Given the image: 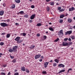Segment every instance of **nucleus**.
<instances>
[{
  "label": "nucleus",
  "mask_w": 75,
  "mask_h": 75,
  "mask_svg": "<svg viewBox=\"0 0 75 75\" xmlns=\"http://www.w3.org/2000/svg\"><path fill=\"white\" fill-rule=\"evenodd\" d=\"M54 61L55 62H57V63H58L59 62V60H58V59H55Z\"/></svg>",
  "instance_id": "obj_23"
},
{
  "label": "nucleus",
  "mask_w": 75,
  "mask_h": 75,
  "mask_svg": "<svg viewBox=\"0 0 75 75\" xmlns=\"http://www.w3.org/2000/svg\"><path fill=\"white\" fill-rule=\"evenodd\" d=\"M10 75V72H9V73L8 74V75Z\"/></svg>",
  "instance_id": "obj_59"
},
{
  "label": "nucleus",
  "mask_w": 75,
  "mask_h": 75,
  "mask_svg": "<svg viewBox=\"0 0 75 75\" xmlns=\"http://www.w3.org/2000/svg\"><path fill=\"white\" fill-rule=\"evenodd\" d=\"M30 49H33V48H35V46L32 45L30 47Z\"/></svg>",
  "instance_id": "obj_22"
},
{
  "label": "nucleus",
  "mask_w": 75,
  "mask_h": 75,
  "mask_svg": "<svg viewBox=\"0 0 75 75\" xmlns=\"http://www.w3.org/2000/svg\"><path fill=\"white\" fill-rule=\"evenodd\" d=\"M37 37H40V35L39 34H38L37 35Z\"/></svg>",
  "instance_id": "obj_50"
},
{
  "label": "nucleus",
  "mask_w": 75,
  "mask_h": 75,
  "mask_svg": "<svg viewBox=\"0 0 75 75\" xmlns=\"http://www.w3.org/2000/svg\"><path fill=\"white\" fill-rule=\"evenodd\" d=\"M3 67H6V65H4Z\"/></svg>",
  "instance_id": "obj_62"
},
{
  "label": "nucleus",
  "mask_w": 75,
  "mask_h": 75,
  "mask_svg": "<svg viewBox=\"0 0 75 75\" xmlns=\"http://www.w3.org/2000/svg\"><path fill=\"white\" fill-rule=\"evenodd\" d=\"M75 10V8L74 7H72L71 8H69V11H72L73 10Z\"/></svg>",
  "instance_id": "obj_9"
},
{
  "label": "nucleus",
  "mask_w": 75,
  "mask_h": 75,
  "mask_svg": "<svg viewBox=\"0 0 75 75\" xmlns=\"http://www.w3.org/2000/svg\"><path fill=\"white\" fill-rule=\"evenodd\" d=\"M1 55H3V54L1 53H0V58L1 57Z\"/></svg>",
  "instance_id": "obj_47"
},
{
  "label": "nucleus",
  "mask_w": 75,
  "mask_h": 75,
  "mask_svg": "<svg viewBox=\"0 0 75 75\" xmlns=\"http://www.w3.org/2000/svg\"><path fill=\"white\" fill-rule=\"evenodd\" d=\"M62 30H61L60 31V32L58 33L59 35H60L61 34H62V35H64V33H63Z\"/></svg>",
  "instance_id": "obj_4"
},
{
  "label": "nucleus",
  "mask_w": 75,
  "mask_h": 75,
  "mask_svg": "<svg viewBox=\"0 0 75 75\" xmlns=\"http://www.w3.org/2000/svg\"><path fill=\"white\" fill-rule=\"evenodd\" d=\"M0 45H4V43H3V42H1L0 43Z\"/></svg>",
  "instance_id": "obj_35"
},
{
  "label": "nucleus",
  "mask_w": 75,
  "mask_h": 75,
  "mask_svg": "<svg viewBox=\"0 0 75 75\" xmlns=\"http://www.w3.org/2000/svg\"><path fill=\"white\" fill-rule=\"evenodd\" d=\"M35 14H33L30 17V19L31 20H33V19H34V18L35 17Z\"/></svg>",
  "instance_id": "obj_11"
},
{
  "label": "nucleus",
  "mask_w": 75,
  "mask_h": 75,
  "mask_svg": "<svg viewBox=\"0 0 75 75\" xmlns=\"http://www.w3.org/2000/svg\"><path fill=\"white\" fill-rule=\"evenodd\" d=\"M1 74L2 75H5V73L3 72H1Z\"/></svg>",
  "instance_id": "obj_36"
},
{
  "label": "nucleus",
  "mask_w": 75,
  "mask_h": 75,
  "mask_svg": "<svg viewBox=\"0 0 75 75\" xmlns=\"http://www.w3.org/2000/svg\"><path fill=\"white\" fill-rule=\"evenodd\" d=\"M3 14H4V11H0V16H3Z\"/></svg>",
  "instance_id": "obj_13"
},
{
  "label": "nucleus",
  "mask_w": 75,
  "mask_h": 75,
  "mask_svg": "<svg viewBox=\"0 0 75 75\" xmlns=\"http://www.w3.org/2000/svg\"><path fill=\"white\" fill-rule=\"evenodd\" d=\"M47 11H50V8L49 7H48L47 8Z\"/></svg>",
  "instance_id": "obj_37"
},
{
  "label": "nucleus",
  "mask_w": 75,
  "mask_h": 75,
  "mask_svg": "<svg viewBox=\"0 0 75 75\" xmlns=\"http://www.w3.org/2000/svg\"><path fill=\"white\" fill-rule=\"evenodd\" d=\"M23 42V41H22V40H20L19 41H19H18L17 42V43H21V42Z\"/></svg>",
  "instance_id": "obj_32"
},
{
  "label": "nucleus",
  "mask_w": 75,
  "mask_h": 75,
  "mask_svg": "<svg viewBox=\"0 0 75 75\" xmlns=\"http://www.w3.org/2000/svg\"><path fill=\"white\" fill-rule=\"evenodd\" d=\"M69 71H72V68H70L69 69L68 71L67 72L68 73H69Z\"/></svg>",
  "instance_id": "obj_28"
},
{
  "label": "nucleus",
  "mask_w": 75,
  "mask_h": 75,
  "mask_svg": "<svg viewBox=\"0 0 75 75\" xmlns=\"http://www.w3.org/2000/svg\"><path fill=\"white\" fill-rule=\"evenodd\" d=\"M48 64H49V62H45L44 63V65H45V68H47V66L48 65Z\"/></svg>",
  "instance_id": "obj_6"
},
{
  "label": "nucleus",
  "mask_w": 75,
  "mask_h": 75,
  "mask_svg": "<svg viewBox=\"0 0 75 75\" xmlns=\"http://www.w3.org/2000/svg\"><path fill=\"white\" fill-rule=\"evenodd\" d=\"M53 66H54V67H55V66H57V64L56 63H53Z\"/></svg>",
  "instance_id": "obj_31"
},
{
  "label": "nucleus",
  "mask_w": 75,
  "mask_h": 75,
  "mask_svg": "<svg viewBox=\"0 0 75 75\" xmlns=\"http://www.w3.org/2000/svg\"><path fill=\"white\" fill-rule=\"evenodd\" d=\"M7 22H8V23H9V21H10V19H8L6 20Z\"/></svg>",
  "instance_id": "obj_48"
},
{
  "label": "nucleus",
  "mask_w": 75,
  "mask_h": 75,
  "mask_svg": "<svg viewBox=\"0 0 75 75\" xmlns=\"http://www.w3.org/2000/svg\"><path fill=\"white\" fill-rule=\"evenodd\" d=\"M10 37V34H7L6 35V38H9Z\"/></svg>",
  "instance_id": "obj_26"
},
{
  "label": "nucleus",
  "mask_w": 75,
  "mask_h": 75,
  "mask_svg": "<svg viewBox=\"0 0 75 75\" xmlns=\"http://www.w3.org/2000/svg\"><path fill=\"white\" fill-rule=\"evenodd\" d=\"M65 72V70H62L59 72V74H60V73H61L62 72Z\"/></svg>",
  "instance_id": "obj_21"
},
{
  "label": "nucleus",
  "mask_w": 75,
  "mask_h": 75,
  "mask_svg": "<svg viewBox=\"0 0 75 75\" xmlns=\"http://www.w3.org/2000/svg\"><path fill=\"white\" fill-rule=\"evenodd\" d=\"M44 39H46V38H47V36H46L45 35L44 36Z\"/></svg>",
  "instance_id": "obj_44"
},
{
  "label": "nucleus",
  "mask_w": 75,
  "mask_h": 75,
  "mask_svg": "<svg viewBox=\"0 0 75 75\" xmlns=\"http://www.w3.org/2000/svg\"><path fill=\"white\" fill-rule=\"evenodd\" d=\"M24 17L25 18H27V17H28V15H25L24 16Z\"/></svg>",
  "instance_id": "obj_43"
},
{
  "label": "nucleus",
  "mask_w": 75,
  "mask_h": 75,
  "mask_svg": "<svg viewBox=\"0 0 75 75\" xmlns=\"http://www.w3.org/2000/svg\"><path fill=\"white\" fill-rule=\"evenodd\" d=\"M23 35L24 37V36H25V35H26V33H23Z\"/></svg>",
  "instance_id": "obj_34"
},
{
  "label": "nucleus",
  "mask_w": 75,
  "mask_h": 75,
  "mask_svg": "<svg viewBox=\"0 0 75 75\" xmlns=\"http://www.w3.org/2000/svg\"><path fill=\"white\" fill-rule=\"evenodd\" d=\"M15 1L16 3H20V0H15Z\"/></svg>",
  "instance_id": "obj_14"
},
{
  "label": "nucleus",
  "mask_w": 75,
  "mask_h": 75,
  "mask_svg": "<svg viewBox=\"0 0 75 75\" xmlns=\"http://www.w3.org/2000/svg\"><path fill=\"white\" fill-rule=\"evenodd\" d=\"M65 17V16L63 14H62L60 16V18H63V17Z\"/></svg>",
  "instance_id": "obj_20"
},
{
  "label": "nucleus",
  "mask_w": 75,
  "mask_h": 75,
  "mask_svg": "<svg viewBox=\"0 0 75 75\" xmlns=\"http://www.w3.org/2000/svg\"><path fill=\"white\" fill-rule=\"evenodd\" d=\"M12 62H13L15 63L16 62V59H14L12 61Z\"/></svg>",
  "instance_id": "obj_41"
},
{
  "label": "nucleus",
  "mask_w": 75,
  "mask_h": 75,
  "mask_svg": "<svg viewBox=\"0 0 75 75\" xmlns=\"http://www.w3.org/2000/svg\"><path fill=\"white\" fill-rule=\"evenodd\" d=\"M49 24H50V25H51L52 24V23H49Z\"/></svg>",
  "instance_id": "obj_61"
},
{
  "label": "nucleus",
  "mask_w": 75,
  "mask_h": 75,
  "mask_svg": "<svg viewBox=\"0 0 75 75\" xmlns=\"http://www.w3.org/2000/svg\"><path fill=\"white\" fill-rule=\"evenodd\" d=\"M68 40L71 41V39L70 38H69L68 39Z\"/></svg>",
  "instance_id": "obj_56"
},
{
  "label": "nucleus",
  "mask_w": 75,
  "mask_h": 75,
  "mask_svg": "<svg viewBox=\"0 0 75 75\" xmlns=\"http://www.w3.org/2000/svg\"><path fill=\"white\" fill-rule=\"evenodd\" d=\"M35 6H34V5H32L31 6V8H35Z\"/></svg>",
  "instance_id": "obj_42"
},
{
  "label": "nucleus",
  "mask_w": 75,
  "mask_h": 75,
  "mask_svg": "<svg viewBox=\"0 0 75 75\" xmlns=\"http://www.w3.org/2000/svg\"><path fill=\"white\" fill-rule=\"evenodd\" d=\"M21 70L23 71H25V67H23L21 68Z\"/></svg>",
  "instance_id": "obj_15"
},
{
  "label": "nucleus",
  "mask_w": 75,
  "mask_h": 75,
  "mask_svg": "<svg viewBox=\"0 0 75 75\" xmlns=\"http://www.w3.org/2000/svg\"><path fill=\"white\" fill-rule=\"evenodd\" d=\"M26 71L27 73H29L30 72V71L27 69H26Z\"/></svg>",
  "instance_id": "obj_29"
},
{
  "label": "nucleus",
  "mask_w": 75,
  "mask_h": 75,
  "mask_svg": "<svg viewBox=\"0 0 75 75\" xmlns=\"http://www.w3.org/2000/svg\"><path fill=\"white\" fill-rule=\"evenodd\" d=\"M59 41V38H57V39L54 40V42H57V41Z\"/></svg>",
  "instance_id": "obj_30"
},
{
  "label": "nucleus",
  "mask_w": 75,
  "mask_h": 75,
  "mask_svg": "<svg viewBox=\"0 0 75 75\" xmlns=\"http://www.w3.org/2000/svg\"><path fill=\"white\" fill-rule=\"evenodd\" d=\"M3 6H4V7H5V6H6V4L4 3V4H3Z\"/></svg>",
  "instance_id": "obj_51"
},
{
  "label": "nucleus",
  "mask_w": 75,
  "mask_h": 75,
  "mask_svg": "<svg viewBox=\"0 0 75 75\" xmlns=\"http://www.w3.org/2000/svg\"><path fill=\"white\" fill-rule=\"evenodd\" d=\"M39 61L40 62H42V59H40Z\"/></svg>",
  "instance_id": "obj_53"
},
{
  "label": "nucleus",
  "mask_w": 75,
  "mask_h": 75,
  "mask_svg": "<svg viewBox=\"0 0 75 75\" xmlns=\"http://www.w3.org/2000/svg\"><path fill=\"white\" fill-rule=\"evenodd\" d=\"M29 22L30 23H32V22H33V21H32V20H30L29 21Z\"/></svg>",
  "instance_id": "obj_58"
},
{
  "label": "nucleus",
  "mask_w": 75,
  "mask_h": 75,
  "mask_svg": "<svg viewBox=\"0 0 75 75\" xmlns=\"http://www.w3.org/2000/svg\"><path fill=\"white\" fill-rule=\"evenodd\" d=\"M65 11V9L62 8L59 11V12H62V11Z\"/></svg>",
  "instance_id": "obj_18"
},
{
  "label": "nucleus",
  "mask_w": 75,
  "mask_h": 75,
  "mask_svg": "<svg viewBox=\"0 0 75 75\" xmlns=\"http://www.w3.org/2000/svg\"><path fill=\"white\" fill-rule=\"evenodd\" d=\"M50 0H46V1L47 2H48V1H50Z\"/></svg>",
  "instance_id": "obj_57"
},
{
  "label": "nucleus",
  "mask_w": 75,
  "mask_h": 75,
  "mask_svg": "<svg viewBox=\"0 0 75 75\" xmlns=\"http://www.w3.org/2000/svg\"><path fill=\"white\" fill-rule=\"evenodd\" d=\"M73 28H75V25L73 26Z\"/></svg>",
  "instance_id": "obj_64"
},
{
  "label": "nucleus",
  "mask_w": 75,
  "mask_h": 75,
  "mask_svg": "<svg viewBox=\"0 0 75 75\" xmlns=\"http://www.w3.org/2000/svg\"><path fill=\"white\" fill-rule=\"evenodd\" d=\"M42 74H44V75H45V74H47V72L45 71H43L42 72Z\"/></svg>",
  "instance_id": "obj_25"
},
{
  "label": "nucleus",
  "mask_w": 75,
  "mask_h": 75,
  "mask_svg": "<svg viewBox=\"0 0 75 75\" xmlns=\"http://www.w3.org/2000/svg\"><path fill=\"white\" fill-rule=\"evenodd\" d=\"M0 25L2 27H4L8 26V24H6V23H1L0 24Z\"/></svg>",
  "instance_id": "obj_1"
},
{
  "label": "nucleus",
  "mask_w": 75,
  "mask_h": 75,
  "mask_svg": "<svg viewBox=\"0 0 75 75\" xmlns=\"http://www.w3.org/2000/svg\"><path fill=\"white\" fill-rule=\"evenodd\" d=\"M18 14H24V11H20L18 13Z\"/></svg>",
  "instance_id": "obj_19"
},
{
  "label": "nucleus",
  "mask_w": 75,
  "mask_h": 75,
  "mask_svg": "<svg viewBox=\"0 0 75 75\" xmlns=\"http://www.w3.org/2000/svg\"><path fill=\"white\" fill-rule=\"evenodd\" d=\"M10 57L11 58V59H13V58H14V56H12L11 55H10Z\"/></svg>",
  "instance_id": "obj_40"
},
{
  "label": "nucleus",
  "mask_w": 75,
  "mask_h": 75,
  "mask_svg": "<svg viewBox=\"0 0 75 75\" xmlns=\"http://www.w3.org/2000/svg\"><path fill=\"white\" fill-rule=\"evenodd\" d=\"M41 59H44V57L43 56H41Z\"/></svg>",
  "instance_id": "obj_55"
},
{
  "label": "nucleus",
  "mask_w": 75,
  "mask_h": 75,
  "mask_svg": "<svg viewBox=\"0 0 75 75\" xmlns=\"http://www.w3.org/2000/svg\"><path fill=\"white\" fill-rule=\"evenodd\" d=\"M71 38L72 39V40L74 39V37H71Z\"/></svg>",
  "instance_id": "obj_63"
},
{
  "label": "nucleus",
  "mask_w": 75,
  "mask_h": 75,
  "mask_svg": "<svg viewBox=\"0 0 75 75\" xmlns=\"http://www.w3.org/2000/svg\"><path fill=\"white\" fill-rule=\"evenodd\" d=\"M69 45V43H65L64 42H63V46H67V45Z\"/></svg>",
  "instance_id": "obj_7"
},
{
  "label": "nucleus",
  "mask_w": 75,
  "mask_h": 75,
  "mask_svg": "<svg viewBox=\"0 0 75 75\" xmlns=\"http://www.w3.org/2000/svg\"><path fill=\"white\" fill-rule=\"evenodd\" d=\"M67 21L69 23H71L72 22V19L70 18H69L67 19Z\"/></svg>",
  "instance_id": "obj_12"
},
{
  "label": "nucleus",
  "mask_w": 75,
  "mask_h": 75,
  "mask_svg": "<svg viewBox=\"0 0 75 75\" xmlns=\"http://www.w3.org/2000/svg\"><path fill=\"white\" fill-rule=\"evenodd\" d=\"M63 22V20H61L59 21V23H62Z\"/></svg>",
  "instance_id": "obj_38"
},
{
  "label": "nucleus",
  "mask_w": 75,
  "mask_h": 75,
  "mask_svg": "<svg viewBox=\"0 0 75 75\" xmlns=\"http://www.w3.org/2000/svg\"><path fill=\"white\" fill-rule=\"evenodd\" d=\"M68 39V38H66L64 39V41H67V40Z\"/></svg>",
  "instance_id": "obj_45"
},
{
  "label": "nucleus",
  "mask_w": 75,
  "mask_h": 75,
  "mask_svg": "<svg viewBox=\"0 0 75 75\" xmlns=\"http://www.w3.org/2000/svg\"><path fill=\"white\" fill-rule=\"evenodd\" d=\"M49 29L51 31H54V30L53 29V28L52 27L49 28Z\"/></svg>",
  "instance_id": "obj_16"
},
{
  "label": "nucleus",
  "mask_w": 75,
  "mask_h": 75,
  "mask_svg": "<svg viewBox=\"0 0 75 75\" xmlns=\"http://www.w3.org/2000/svg\"><path fill=\"white\" fill-rule=\"evenodd\" d=\"M5 34H6L5 33H3L1 34V35H5Z\"/></svg>",
  "instance_id": "obj_49"
},
{
  "label": "nucleus",
  "mask_w": 75,
  "mask_h": 75,
  "mask_svg": "<svg viewBox=\"0 0 75 75\" xmlns=\"http://www.w3.org/2000/svg\"><path fill=\"white\" fill-rule=\"evenodd\" d=\"M72 33V30L67 31L65 33V35H70Z\"/></svg>",
  "instance_id": "obj_2"
},
{
  "label": "nucleus",
  "mask_w": 75,
  "mask_h": 75,
  "mask_svg": "<svg viewBox=\"0 0 75 75\" xmlns=\"http://www.w3.org/2000/svg\"><path fill=\"white\" fill-rule=\"evenodd\" d=\"M59 4H58V3H56V5H57V6H58V5H59Z\"/></svg>",
  "instance_id": "obj_60"
},
{
  "label": "nucleus",
  "mask_w": 75,
  "mask_h": 75,
  "mask_svg": "<svg viewBox=\"0 0 75 75\" xmlns=\"http://www.w3.org/2000/svg\"><path fill=\"white\" fill-rule=\"evenodd\" d=\"M42 24H41L40 23H38L37 24V26H38V27H39L41 26V25Z\"/></svg>",
  "instance_id": "obj_27"
},
{
  "label": "nucleus",
  "mask_w": 75,
  "mask_h": 75,
  "mask_svg": "<svg viewBox=\"0 0 75 75\" xmlns=\"http://www.w3.org/2000/svg\"><path fill=\"white\" fill-rule=\"evenodd\" d=\"M8 51H9L10 52H13L14 51L13 49H11L9 50Z\"/></svg>",
  "instance_id": "obj_24"
},
{
  "label": "nucleus",
  "mask_w": 75,
  "mask_h": 75,
  "mask_svg": "<svg viewBox=\"0 0 75 75\" xmlns=\"http://www.w3.org/2000/svg\"><path fill=\"white\" fill-rule=\"evenodd\" d=\"M40 57H41L40 54L36 55L35 57V59H38V58H40Z\"/></svg>",
  "instance_id": "obj_3"
},
{
  "label": "nucleus",
  "mask_w": 75,
  "mask_h": 75,
  "mask_svg": "<svg viewBox=\"0 0 75 75\" xmlns=\"http://www.w3.org/2000/svg\"><path fill=\"white\" fill-rule=\"evenodd\" d=\"M15 25H19V24L17 23H15Z\"/></svg>",
  "instance_id": "obj_52"
},
{
  "label": "nucleus",
  "mask_w": 75,
  "mask_h": 75,
  "mask_svg": "<svg viewBox=\"0 0 75 75\" xmlns=\"http://www.w3.org/2000/svg\"><path fill=\"white\" fill-rule=\"evenodd\" d=\"M50 4L51 6H54V2H51L50 3Z\"/></svg>",
  "instance_id": "obj_17"
},
{
  "label": "nucleus",
  "mask_w": 75,
  "mask_h": 75,
  "mask_svg": "<svg viewBox=\"0 0 75 75\" xmlns=\"http://www.w3.org/2000/svg\"><path fill=\"white\" fill-rule=\"evenodd\" d=\"M18 48V47L17 46H15L13 48V50L14 52H16L17 50V48Z\"/></svg>",
  "instance_id": "obj_5"
},
{
  "label": "nucleus",
  "mask_w": 75,
  "mask_h": 75,
  "mask_svg": "<svg viewBox=\"0 0 75 75\" xmlns=\"http://www.w3.org/2000/svg\"><path fill=\"white\" fill-rule=\"evenodd\" d=\"M72 44V42H70L69 43V45H71Z\"/></svg>",
  "instance_id": "obj_54"
},
{
  "label": "nucleus",
  "mask_w": 75,
  "mask_h": 75,
  "mask_svg": "<svg viewBox=\"0 0 75 75\" xmlns=\"http://www.w3.org/2000/svg\"><path fill=\"white\" fill-rule=\"evenodd\" d=\"M58 67H62L63 68H64V67H65V65L62 64H59Z\"/></svg>",
  "instance_id": "obj_10"
},
{
  "label": "nucleus",
  "mask_w": 75,
  "mask_h": 75,
  "mask_svg": "<svg viewBox=\"0 0 75 75\" xmlns=\"http://www.w3.org/2000/svg\"><path fill=\"white\" fill-rule=\"evenodd\" d=\"M15 5H14V4L12 6V8H15Z\"/></svg>",
  "instance_id": "obj_33"
},
{
  "label": "nucleus",
  "mask_w": 75,
  "mask_h": 75,
  "mask_svg": "<svg viewBox=\"0 0 75 75\" xmlns=\"http://www.w3.org/2000/svg\"><path fill=\"white\" fill-rule=\"evenodd\" d=\"M61 9V7H59L58 8V10H60Z\"/></svg>",
  "instance_id": "obj_39"
},
{
  "label": "nucleus",
  "mask_w": 75,
  "mask_h": 75,
  "mask_svg": "<svg viewBox=\"0 0 75 75\" xmlns=\"http://www.w3.org/2000/svg\"><path fill=\"white\" fill-rule=\"evenodd\" d=\"M14 75H18V73H15Z\"/></svg>",
  "instance_id": "obj_46"
},
{
  "label": "nucleus",
  "mask_w": 75,
  "mask_h": 75,
  "mask_svg": "<svg viewBox=\"0 0 75 75\" xmlns=\"http://www.w3.org/2000/svg\"><path fill=\"white\" fill-rule=\"evenodd\" d=\"M20 37H17L15 39V41H17V42H18L19 41V40H20Z\"/></svg>",
  "instance_id": "obj_8"
}]
</instances>
